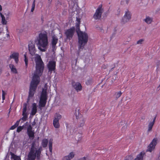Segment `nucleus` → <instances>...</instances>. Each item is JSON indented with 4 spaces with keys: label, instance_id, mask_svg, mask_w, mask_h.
Listing matches in <instances>:
<instances>
[{
    "label": "nucleus",
    "instance_id": "obj_56",
    "mask_svg": "<svg viewBox=\"0 0 160 160\" xmlns=\"http://www.w3.org/2000/svg\"><path fill=\"white\" fill-rule=\"evenodd\" d=\"M130 99V98H129L128 100H129Z\"/></svg>",
    "mask_w": 160,
    "mask_h": 160
},
{
    "label": "nucleus",
    "instance_id": "obj_16",
    "mask_svg": "<svg viewBox=\"0 0 160 160\" xmlns=\"http://www.w3.org/2000/svg\"><path fill=\"white\" fill-rule=\"evenodd\" d=\"M156 118V116H155V117L154 118L153 120L152 121L150 122H149L148 125V132H150L152 131V127L155 123Z\"/></svg>",
    "mask_w": 160,
    "mask_h": 160
},
{
    "label": "nucleus",
    "instance_id": "obj_47",
    "mask_svg": "<svg viewBox=\"0 0 160 160\" xmlns=\"http://www.w3.org/2000/svg\"><path fill=\"white\" fill-rule=\"evenodd\" d=\"M6 93L4 92L3 90H2V96H5Z\"/></svg>",
    "mask_w": 160,
    "mask_h": 160
},
{
    "label": "nucleus",
    "instance_id": "obj_15",
    "mask_svg": "<svg viewBox=\"0 0 160 160\" xmlns=\"http://www.w3.org/2000/svg\"><path fill=\"white\" fill-rule=\"evenodd\" d=\"M47 99L42 98H40L39 105V108L40 109H41L42 108L45 106L46 103Z\"/></svg>",
    "mask_w": 160,
    "mask_h": 160
},
{
    "label": "nucleus",
    "instance_id": "obj_49",
    "mask_svg": "<svg viewBox=\"0 0 160 160\" xmlns=\"http://www.w3.org/2000/svg\"><path fill=\"white\" fill-rule=\"evenodd\" d=\"M124 1H125V2L127 4H128V3H129V0H124Z\"/></svg>",
    "mask_w": 160,
    "mask_h": 160
},
{
    "label": "nucleus",
    "instance_id": "obj_28",
    "mask_svg": "<svg viewBox=\"0 0 160 160\" xmlns=\"http://www.w3.org/2000/svg\"><path fill=\"white\" fill-rule=\"evenodd\" d=\"M0 16L2 18V22L3 24L6 25L7 23V21L6 20L5 18L1 12Z\"/></svg>",
    "mask_w": 160,
    "mask_h": 160
},
{
    "label": "nucleus",
    "instance_id": "obj_10",
    "mask_svg": "<svg viewBox=\"0 0 160 160\" xmlns=\"http://www.w3.org/2000/svg\"><path fill=\"white\" fill-rule=\"evenodd\" d=\"M157 139L154 138L148 146L147 151L151 152L155 148L157 143Z\"/></svg>",
    "mask_w": 160,
    "mask_h": 160
},
{
    "label": "nucleus",
    "instance_id": "obj_37",
    "mask_svg": "<svg viewBox=\"0 0 160 160\" xmlns=\"http://www.w3.org/2000/svg\"><path fill=\"white\" fill-rule=\"evenodd\" d=\"M35 0H34L32 6V8L31 10V12H33L34 10L35 7Z\"/></svg>",
    "mask_w": 160,
    "mask_h": 160
},
{
    "label": "nucleus",
    "instance_id": "obj_3",
    "mask_svg": "<svg viewBox=\"0 0 160 160\" xmlns=\"http://www.w3.org/2000/svg\"><path fill=\"white\" fill-rule=\"evenodd\" d=\"M37 45L41 52H45L48 47V39L47 33H41L37 39Z\"/></svg>",
    "mask_w": 160,
    "mask_h": 160
},
{
    "label": "nucleus",
    "instance_id": "obj_50",
    "mask_svg": "<svg viewBox=\"0 0 160 160\" xmlns=\"http://www.w3.org/2000/svg\"><path fill=\"white\" fill-rule=\"evenodd\" d=\"M80 159L82 160H86V157H83L82 158Z\"/></svg>",
    "mask_w": 160,
    "mask_h": 160
},
{
    "label": "nucleus",
    "instance_id": "obj_22",
    "mask_svg": "<svg viewBox=\"0 0 160 160\" xmlns=\"http://www.w3.org/2000/svg\"><path fill=\"white\" fill-rule=\"evenodd\" d=\"M9 67L11 70V72L14 73H17L18 72L15 66L12 64H10Z\"/></svg>",
    "mask_w": 160,
    "mask_h": 160
},
{
    "label": "nucleus",
    "instance_id": "obj_13",
    "mask_svg": "<svg viewBox=\"0 0 160 160\" xmlns=\"http://www.w3.org/2000/svg\"><path fill=\"white\" fill-rule=\"evenodd\" d=\"M72 84L73 88L77 92L80 91L82 90V87L80 83L73 82H72Z\"/></svg>",
    "mask_w": 160,
    "mask_h": 160
},
{
    "label": "nucleus",
    "instance_id": "obj_55",
    "mask_svg": "<svg viewBox=\"0 0 160 160\" xmlns=\"http://www.w3.org/2000/svg\"><path fill=\"white\" fill-rule=\"evenodd\" d=\"M48 1H49V2H51V1H50V0H48Z\"/></svg>",
    "mask_w": 160,
    "mask_h": 160
},
{
    "label": "nucleus",
    "instance_id": "obj_52",
    "mask_svg": "<svg viewBox=\"0 0 160 160\" xmlns=\"http://www.w3.org/2000/svg\"><path fill=\"white\" fill-rule=\"evenodd\" d=\"M2 99L3 100H4L5 99V96H2Z\"/></svg>",
    "mask_w": 160,
    "mask_h": 160
},
{
    "label": "nucleus",
    "instance_id": "obj_40",
    "mask_svg": "<svg viewBox=\"0 0 160 160\" xmlns=\"http://www.w3.org/2000/svg\"><path fill=\"white\" fill-rule=\"evenodd\" d=\"M143 41V40L142 39H140L137 42V44H141L142 43V42Z\"/></svg>",
    "mask_w": 160,
    "mask_h": 160
},
{
    "label": "nucleus",
    "instance_id": "obj_26",
    "mask_svg": "<svg viewBox=\"0 0 160 160\" xmlns=\"http://www.w3.org/2000/svg\"><path fill=\"white\" fill-rule=\"evenodd\" d=\"M27 132L30 139L32 140L33 139L34 137V133L33 131H31Z\"/></svg>",
    "mask_w": 160,
    "mask_h": 160
},
{
    "label": "nucleus",
    "instance_id": "obj_27",
    "mask_svg": "<svg viewBox=\"0 0 160 160\" xmlns=\"http://www.w3.org/2000/svg\"><path fill=\"white\" fill-rule=\"evenodd\" d=\"M146 23L148 24H150L152 21V18L148 16L144 20Z\"/></svg>",
    "mask_w": 160,
    "mask_h": 160
},
{
    "label": "nucleus",
    "instance_id": "obj_14",
    "mask_svg": "<svg viewBox=\"0 0 160 160\" xmlns=\"http://www.w3.org/2000/svg\"><path fill=\"white\" fill-rule=\"evenodd\" d=\"M6 28L7 31L8 32V33L6 34L5 33L2 32H0V39L2 40H5L6 39V37L8 38L9 37L8 27L7 26L6 27Z\"/></svg>",
    "mask_w": 160,
    "mask_h": 160
},
{
    "label": "nucleus",
    "instance_id": "obj_34",
    "mask_svg": "<svg viewBox=\"0 0 160 160\" xmlns=\"http://www.w3.org/2000/svg\"><path fill=\"white\" fill-rule=\"evenodd\" d=\"M75 138L76 140L78 142H79L81 140L82 137L81 135L80 134L77 135L76 137Z\"/></svg>",
    "mask_w": 160,
    "mask_h": 160
},
{
    "label": "nucleus",
    "instance_id": "obj_4",
    "mask_svg": "<svg viewBox=\"0 0 160 160\" xmlns=\"http://www.w3.org/2000/svg\"><path fill=\"white\" fill-rule=\"evenodd\" d=\"M78 50L79 51L84 48L85 45L86 44L88 39V36L85 32H80L78 34Z\"/></svg>",
    "mask_w": 160,
    "mask_h": 160
},
{
    "label": "nucleus",
    "instance_id": "obj_6",
    "mask_svg": "<svg viewBox=\"0 0 160 160\" xmlns=\"http://www.w3.org/2000/svg\"><path fill=\"white\" fill-rule=\"evenodd\" d=\"M74 114L76 116V118L79 119V126L80 127L83 126L84 124L85 119L80 113L79 109L78 108H76Z\"/></svg>",
    "mask_w": 160,
    "mask_h": 160
},
{
    "label": "nucleus",
    "instance_id": "obj_19",
    "mask_svg": "<svg viewBox=\"0 0 160 160\" xmlns=\"http://www.w3.org/2000/svg\"><path fill=\"white\" fill-rule=\"evenodd\" d=\"M74 156L73 152H71L68 155L62 158V160H70L74 157Z\"/></svg>",
    "mask_w": 160,
    "mask_h": 160
},
{
    "label": "nucleus",
    "instance_id": "obj_5",
    "mask_svg": "<svg viewBox=\"0 0 160 160\" xmlns=\"http://www.w3.org/2000/svg\"><path fill=\"white\" fill-rule=\"evenodd\" d=\"M27 104L26 103H24L23 104V107L22 112V115L23 116L22 117L20 118L19 120L17 121L14 125L12 126L10 128V129L13 130L17 127L18 126L20 121L21 120V123H22L26 121V120H27L28 113L27 112Z\"/></svg>",
    "mask_w": 160,
    "mask_h": 160
},
{
    "label": "nucleus",
    "instance_id": "obj_31",
    "mask_svg": "<svg viewBox=\"0 0 160 160\" xmlns=\"http://www.w3.org/2000/svg\"><path fill=\"white\" fill-rule=\"evenodd\" d=\"M11 158H13L14 160H21L19 157L15 155L13 153H12Z\"/></svg>",
    "mask_w": 160,
    "mask_h": 160
},
{
    "label": "nucleus",
    "instance_id": "obj_42",
    "mask_svg": "<svg viewBox=\"0 0 160 160\" xmlns=\"http://www.w3.org/2000/svg\"><path fill=\"white\" fill-rule=\"evenodd\" d=\"M52 141H50L49 142V148H52Z\"/></svg>",
    "mask_w": 160,
    "mask_h": 160
},
{
    "label": "nucleus",
    "instance_id": "obj_24",
    "mask_svg": "<svg viewBox=\"0 0 160 160\" xmlns=\"http://www.w3.org/2000/svg\"><path fill=\"white\" fill-rule=\"evenodd\" d=\"M24 27H20L16 29V32L18 35H20L24 31Z\"/></svg>",
    "mask_w": 160,
    "mask_h": 160
},
{
    "label": "nucleus",
    "instance_id": "obj_29",
    "mask_svg": "<svg viewBox=\"0 0 160 160\" xmlns=\"http://www.w3.org/2000/svg\"><path fill=\"white\" fill-rule=\"evenodd\" d=\"M47 92L46 89H42L41 98H47Z\"/></svg>",
    "mask_w": 160,
    "mask_h": 160
},
{
    "label": "nucleus",
    "instance_id": "obj_18",
    "mask_svg": "<svg viewBox=\"0 0 160 160\" xmlns=\"http://www.w3.org/2000/svg\"><path fill=\"white\" fill-rule=\"evenodd\" d=\"M58 38L56 37L55 36H53L52 37V45L53 50H54L55 49L56 45L58 42Z\"/></svg>",
    "mask_w": 160,
    "mask_h": 160
},
{
    "label": "nucleus",
    "instance_id": "obj_53",
    "mask_svg": "<svg viewBox=\"0 0 160 160\" xmlns=\"http://www.w3.org/2000/svg\"><path fill=\"white\" fill-rule=\"evenodd\" d=\"M2 6L0 5V11L2 10Z\"/></svg>",
    "mask_w": 160,
    "mask_h": 160
},
{
    "label": "nucleus",
    "instance_id": "obj_21",
    "mask_svg": "<svg viewBox=\"0 0 160 160\" xmlns=\"http://www.w3.org/2000/svg\"><path fill=\"white\" fill-rule=\"evenodd\" d=\"M18 53H13L10 56V58H12L14 59L16 62L17 63L18 61Z\"/></svg>",
    "mask_w": 160,
    "mask_h": 160
},
{
    "label": "nucleus",
    "instance_id": "obj_43",
    "mask_svg": "<svg viewBox=\"0 0 160 160\" xmlns=\"http://www.w3.org/2000/svg\"><path fill=\"white\" fill-rule=\"evenodd\" d=\"M108 67V65L103 64L102 65V68H104V69H106Z\"/></svg>",
    "mask_w": 160,
    "mask_h": 160
},
{
    "label": "nucleus",
    "instance_id": "obj_8",
    "mask_svg": "<svg viewBox=\"0 0 160 160\" xmlns=\"http://www.w3.org/2000/svg\"><path fill=\"white\" fill-rule=\"evenodd\" d=\"M131 14L129 11L127 10L125 12L121 22L122 23L125 24L128 22L131 19Z\"/></svg>",
    "mask_w": 160,
    "mask_h": 160
},
{
    "label": "nucleus",
    "instance_id": "obj_12",
    "mask_svg": "<svg viewBox=\"0 0 160 160\" xmlns=\"http://www.w3.org/2000/svg\"><path fill=\"white\" fill-rule=\"evenodd\" d=\"M56 62L54 61H49L48 65V68L49 71L52 72L55 70Z\"/></svg>",
    "mask_w": 160,
    "mask_h": 160
},
{
    "label": "nucleus",
    "instance_id": "obj_17",
    "mask_svg": "<svg viewBox=\"0 0 160 160\" xmlns=\"http://www.w3.org/2000/svg\"><path fill=\"white\" fill-rule=\"evenodd\" d=\"M31 115L34 116L37 112V105L36 103H33L32 104Z\"/></svg>",
    "mask_w": 160,
    "mask_h": 160
},
{
    "label": "nucleus",
    "instance_id": "obj_48",
    "mask_svg": "<svg viewBox=\"0 0 160 160\" xmlns=\"http://www.w3.org/2000/svg\"><path fill=\"white\" fill-rule=\"evenodd\" d=\"M36 124V122H35V120H34V121L32 122V125L33 126H34Z\"/></svg>",
    "mask_w": 160,
    "mask_h": 160
},
{
    "label": "nucleus",
    "instance_id": "obj_54",
    "mask_svg": "<svg viewBox=\"0 0 160 160\" xmlns=\"http://www.w3.org/2000/svg\"><path fill=\"white\" fill-rule=\"evenodd\" d=\"M118 11L119 12H120V10L119 9H118Z\"/></svg>",
    "mask_w": 160,
    "mask_h": 160
},
{
    "label": "nucleus",
    "instance_id": "obj_36",
    "mask_svg": "<svg viewBox=\"0 0 160 160\" xmlns=\"http://www.w3.org/2000/svg\"><path fill=\"white\" fill-rule=\"evenodd\" d=\"M24 128V126H20L18 127L17 131L18 132H19Z\"/></svg>",
    "mask_w": 160,
    "mask_h": 160
},
{
    "label": "nucleus",
    "instance_id": "obj_32",
    "mask_svg": "<svg viewBox=\"0 0 160 160\" xmlns=\"http://www.w3.org/2000/svg\"><path fill=\"white\" fill-rule=\"evenodd\" d=\"M27 55L26 54H25L24 55V61L25 62V67L26 68H27L28 67V58L27 57Z\"/></svg>",
    "mask_w": 160,
    "mask_h": 160
},
{
    "label": "nucleus",
    "instance_id": "obj_41",
    "mask_svg": "<svg viewBox=\"0 0 160 160\" xmlns=\"http://www.w3.org/2000/svg\"><path fill=\"white\" fill-rule=\"evenodd\" d=\"M124 160H133V159L131 157L128 156Z\"/></svg>",
    "mask_w": 160,
    "mask_h": 160
},
{
    "label": "nucleus",
    "instance_id": "obj_20",
    "mask_svg": "<svg viewBox=\"0 0 160 160\" xmlns=\"http://www.w3.org/2000/svg\"><path fill=\"white\" fill-rule=\"evenodd\" d=\"M77 21L78 22L76 23V31L77 34H78L79 33L82 32L80 30L79 28V25L80 22V19L79 18H77Z\"/></svg>",
    "mask_w": 160,
    "mask_h": 160
},
{
    "label": "nucleus",
    "instance_id": "obj_39",
    "mask_svg": "<svg viewBox=\"0 0 160 160\" xmlns=\"http://www.w3.org/2000/svg\"><path fill=\"white\" fill-rule=\"evenodd\" d=\"M92 80L91 78H90L86 82V83L87 85H89L92 82Z\"/></svg>",
    "mask_w": 160,
    "mask_h": 160
},
{
    "label": "nucleus",
    "instance_id": "obj_33",
    "mask_svg": "<svg viewBox=\"0 0 160 160\" xmlns=\"http://www.w3.org/2000/svg\"><path fill=\"white\" fill-rule=\"evenodd\" d=\"M48 141L47 139H44L42 140V145L44 148L46 147Z\"/></svg>",
    "mask_w": 160,
    "mask_h": 160
},
{
    "label": "nucleus",
    "instance_id": "obj_35",
    "mask_svg": "<svg viewBox=\"0 0 160 160\" xmlns=\"http://www.w3.org/2000/svg\"><path fill=\"white\" fill-rule=\"evenodd\" d=\"M62 118V116L61 115L57 114L56 116H55L54 119H56L59 121Z\"/></svg>",
    "mask_w": 160,
    "mask_h": 160
},
{
    "label": "nucleus",
    "instance_id": "obj_38",
    "mask_svg": "<svg viewBox=\"0 0 160 160\" xmlns=\"http://www.w3.org/2000/svg\"><path fill=\"white\" fill-rule=\"evenodd\" d=\"M32 127L31 125H29L28 126L27 129V132L32 131Z\"/></svg>",
    "mask_w": 160,
    "mask_h": 160
},
{
    "label": "nucleus",
    "instance_id": "obj_7",
    "mask_svg": "<svg viewBox=\"0 0 160 160\" xmlns=\"http://www.w3.org/2000/svg\"><path fill=\"white\" fill-rule=\"evenodd\" d=\"M75 31V28L74 27L66 30L65 32V35L66 39L70 40L72 38Z\"/></svg>",
    "mask_w": 160,
    "mask_h": 160
},
{
    "label": "nucleus",
    "instance_id": "obj_45",
    "mask_svg": "<svg viewBox=\"0 0 160 160\" xmlns=\"http://www.w3.org/2000/svg\"><path fill=\"white\" fill-rule=\"evenodd\" d=\"M29 125L28 123V122H27L23 126H24V128H25L26 126H28Z\"/></svg>",
    "mask_w": 160,
    "mask_h": 160
},
{
    "label": "nucleus",
    "instance_id": "obj_11",
    "mask_svg": "<svg viewBox=\"0 0 160 160\" xmlns=\"http://www.w3.org/2000/svg\"><path fill=\"white\" fill-rule=\"evenodd\" d=\"M28 49L30 54L32 56L35 55L36 50L35 45L32 42H30L28 44Z\"/></svg>",
    "mask_w": 160,
    "mask_h": 160
},
{
    "label": "nucleus",
    "instance_id": "obj_25",
    "mask_svg": "<svg viewBox=\"0 0 160 160\" xmlns=\"http://www.w3.org/2000/svg\"><path fill=\"white\" fill-rule=\"evenodd\" d=\"M144 154V153L141 152L139 154L137 155L136 158L135 159V160H142Z\"/></svg>",
    "mask_w": 160,
    "mask_h": 160
},
{
    "label": "nucleus",
    "instance_id": "obj_9",
    "mask_svg": "<svg viewBox=\"0 0 160 160\" xmlns=\"http://www.w3.org/2000/svg\"><path fill=\"white\" fill-rule=\"evenodd\" d=\"M103 12V9L101 7H98L96 10L93 17L95 20L100 19Z\"/></svg>",
    "mask_w": 160,
    "mask_h": 160
},
{
    "label": "nucleus",
    "instance_id": "obj_51",
    "mask_svg": "<svg viewBox=\"0 0 160 160\" xmlns=\"http://www.w3.org/2000/svg\"><path fill=\"white\" fill-rule=\"evenodd\" d=\"M52 148H49V151H50V152L51 153H52Z\"/></svg>",
    "mask_w": 160,
    "mask_h": 160
},
{
    "label": "nucleus",
    "instance_id": "obj_30",
    "mask_svg": "<svg viewBox=\"0 0 160 160\" xmlns=\"http://www.w3.org/2000/svg\"><path fill=\"white\" fill-rule=\"evenodd\" d=\"M122 93L121 91L116 92L115 93L114 96L116 99H118L120 97Z\"/></svg>",
    "mask_w": 160,
    "mask_h": 160
},
{
    "label": "nucleus",
    "instance_id": "obj_23",
    "mask_svg": "<svg viewBox=\"0 0 160 160\" xmlns=\"http://www.w3.org/2000/svg\"><path fill=\"white\" fill-rule=\"evenodd\" d=\"M53 125L54 127L56 128H58L60 127V125L59 123V121L56 119L53 120Z\"/></svg>",
    "mask_w": 160,
    "mask_h": 160
},
{
    "label": "nucleus",
    "instance_id": "obj_1",
    "mask_svg": "<svg viewBox=\"0 0 160 160\" xmlns=\"http://www.w3.org/2000/svg\"><path fill=\"white\" fill-rule=\"evenodd\" d=\"M35 60L36 62V71L34 73L30 85L27 102H28L30 99L32 98L34 95L40 82L39 77L41 75L44 68L43 62L39 55L37 54L35 55Z\"/></svg>",
    "mask_w": 160,
    "mask_h": 160
},
{
    "label": "nucleus",
    "instance_id": "obj_44",
    "mask_svg": "<svg viewBox=\"0 0 160 160\" xmlns=\"http://www.w3.org/2000/svg\"><path fill=\"white\" fill-rule=\"evenodd\" d=\"M10 14V12H8L7 14L5 13L6 15L7 16V17H6L7 19L8 18Z\"/></svg>",
    "mask_w": 160,
    "mask_h": 160
},
{
    "label": "nucleus",
    "instance_id": "obj_46",
    "mask_svg": "<svg viewBox=\"0 0 160 160\" xmlns=\"http://www.w3.org/2000/svg\"><path fill=\"white\" fill-rule=\"evenodd\" d=\"M125 1H124V0H122L121 1V4L122 5H124L125 4Z\"/></svg>",
    "mask_w": 160,
    "mask_h": 160
},
{
    "label": "nucleus",
    "instance_id": "obj_2",
    "mask_svg": "<svg viewBox=\"0 0 160 160\" xmlns=\"http://www.w3.org/2000/svg\"><path fill=\"white\" fill-rule=\"evenodd\" d=\"M42 148L41 147L37 148L36 144L33 142L31 144L30 151L28 155L27 160H40Z\"/></svg>",
    "mask_w": 160,
    "mask_h": 160
}]
</instances>
